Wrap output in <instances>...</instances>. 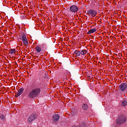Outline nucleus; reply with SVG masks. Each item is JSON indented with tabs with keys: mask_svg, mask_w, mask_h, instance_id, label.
Wrapping results in <instances>:
<instances>
[{
	"mask_svg": "<svg viewBox=\"0 0 127 127\" xmlns=\"http://www.w3.org/2000/svg\"><path fill=\"white\" fill-rule=\"evenodd\" d=\"M126 88H127V85L126 83H122L119 85V89L122 92H124Z\"/></svg>",
	"mask_w": 127,
	"mask_h": 127,
	"instance_id": "obj_5",
	"label": "nucleus"
},
{
	"mask_svg": "<svg viewBox=\"0 0 127 127\" xmlns=\"http://www.w3.org/2000/svg\"><path fill=\"white\" fill-rule=\"evenodd\" d=\"M35 49L38 54H41V52H42V48H41V47L38 46L36 47Z\"/></svg>",
	"mask_w": 127,
	"mask_h": 127,
	"instance_id": "obj_10",
	"label": "nucleus"
},
{
	"mask_svg": "<svg viewBox=\"0 0 127 127\" xmlns=\"http://www.w3.org/2000/svg\"><path fill=\"white\" fill-rule=\"evenodd\" d=\"M41 90L40 88H37L34 89H33L31 91L28 95V98L29 99H33V98H36L40 94Z\"/></svg>",
	"mask_w": 127,
	"mask_h": 127,
	"instance_id": "obj_1",
	"label": "nucleus"
},
{
	"mask_svg": "<svg viewBox=\"0 0 127 127\" xmlns=\"http://www.w3.org/2000/svg\"><path fill=\"white\" fill-rule=\"evenodd\" d=\"M94 32H96V28L90 30L88 32V34H91V33H94Z\"/></svg>",
	"mask_w": 127,
	"mask_h": 127,
	"instance_id": "obj_13",
	"label": "nucleus"
},
{
	"mask_svg": "<svg viewBox=\"0 0 127 127\" xmlns=\"http://www.w3.org/2000/svg\"><path fill=\"white\" fill-rule=\"evenodd\" d=\"M78 7L74 5H71L69 8V10H70L71 12H76V11H78Z\"/></svg>",
	"mask_w": 127,
	"mask_h": 127,
	"instance_id": "obj_8",
	"label": "nucleus"
},
{
	"mask_svg": "<svg viewBox=\"0 0 127 127\" xmlns=\"http://www.w3.org/2000/svg\"><path fill=\"white\" fill-rule=\"evenodd\" d=\"M0 119L3 121V120H5V117L4 116V115H2L0 116Z\"/></svg>",
	"mask_w": 127,
	"mask_h": 127,
	"instance_id": "obj_17",
	"label": "nucleus"
},
{
	"mask_svg": "<svg viewBox=\"0 0 127 127\" xmlns=\"http://www.w3.org/2000/svg\"><path fill=\"white\" fill-rule=\"evenodd\" d=\"M82 109L85 111H87L89 109V106H88V104H84L82 105Z\"/></svg>",
	"mask_w": 127,
	"mask_h": 127,
	"instance_id": "obj_11",
	"label": "nucleus"
},
{
	"mask_svg": "<svg viewBox=\"0 0 127 127\" xmlns=\"http://www.w3.org/2000/svg\"><path fill=\"white\" fill-rule=\"evenodd\" d=\"M127 121V117L125 116H119L117 120V124L118 125H122L124 123H126Z\"/></svg>",
	"mask_w": 127,
	"mask_h": 127,
	"instance_id": "obj_2",
	"label": "nucleus"
},
{
	"mask_svg": "<svg viewBox=\"0 0 127 127\" xmlns=\"http://www.w3.org/2000/svg\"><path fill=\"white\" fill-rule=\"evenodd\" d=\"M36 118H37V116L35 115L34 114L31 115L29 117V118L28 119V120H27L28 124H31V123H32L33 121L36 119Z\"/></svg>",
	"mask_w": 127,
	"mask_h": 127,
	"instance_id": "obj_4",
	"label": "nucleus"
},
{
	"mask_svg": "<svg viewBox=\"0 0 127 127\" xmlns=\"http://www.w3.org/2000/svg\"><path fill=\"white\" fill-rule=\"evenodd\" d=\"M122 105L123 106V107H126V106H127V101H123L122 103Z\"/></svg>",
	"mask_w": 127,
	"mask_h": 127,
	"instance_id": "obj_14",
	"label": "nucleus"
},
{
	"mask_svg": "<svg viewBox=\"0 0 127 127\" xmlns=\"http://www.w3.org/2000/svg\"><path fill=\"white\" fill-rule=\"evenodd\" d=\"M74 54H76V56H80L81 55V51L78 50L75 51Z\"/></svg>",
	"mask_w": 127,
	"mask_h": 127,
	"instance_id": "obj_12",
	"label": "nucleus"
},
{
	"mask_svg": "<svg viewBox=\"0 0 127 127\" xmlns=\"http://www.w3.org/2000/svg\"><path fill=\"white\" fill-rule=\"evenodd\" d=\"M10 54H13L15 53V49H13L10 50Z\"/></svg>",
	"mask_w": 127,
	"mask_h": 127,
	"instance_id": "obj_16",
	"label": "nucleus"
},
{
	"mask_svg": "<svg viewBox=\"0 0 127 127\" xmlns=\"http://www.w3.org/2000/svg\"><path fill=\"white\" fill-rule=\"evenodd\" d=\"M87 52V51H86L85 50H83L80 52V54L81 55H85V54H86Z\"/></svg>",
	"mask_w": 127,
	"mask_h": 127,
	"instance_id": "obj_15",
	"label": "nucleus"
},
{
	"mask_svg": "<svg viewBox=\"0 0 127 127\" xmlns=\"http://www.w3.org/2000/svg\"><path fill=\"white\" fill-rule=\"evenodd\" d=\"M18 48H20V47H18Z\"/></svg>",
	"mask_w": 127,
	"mask_h": 127,
	"instance_id": "obj_18",
	"label": "nucleus"
},
{
	"mask_svg": "<svg viewBox=\"0 0 127 127\" xmlns=\"http://www.w3.org/2000/svg\"><path fill=\"white\" fill-rule=\"evenodd\" d=\"M24 91V89H23V88H21L20 89H19V90L18 91L16 96V97H19V96H20V95H21V94H22L23 93V91Z\"/></svg>",
	"mask_w": 127,
	"mask_h": 127,
	"instance_id": "obj_9",
	"label": "nucleus"
},
{
	"mask_svg": "<svg viewBox=\"0 0 127 127\" xmlns=\"http://www.w3.org/2000/svg\"><path fill=\"white\" fill-rule=\"evenodd\" d=\"M60 119V116L58 114H55L52 116V120L54 123H56V122H58Z\"/></svg>",
	"mask_w": 127,
	"mask_h": 127,
	"instance_id": "obj_7",
	"label": "nucleus"
},
{
	"mask_svg": "<svg viewBox=\"0 0 127 127\" xmlns=\"http://www.w3.org/2000/svg\"><path fill=\"white\" fill-rule=\"evenodd\" d=\"M22 40L23 44L25 46H28V41H27V39L26 38V36L25 35H23L22 37Z\"/></svg>",
	"mask_w": 127,
	"mask_h": 127,
	"instance_id": "obj_6",
	"label": "nucleus"
},
{
	"mask_svg": "<svg viewBox=\"0 0 127 127\" xmlns=\"http://www.w3.org/2000/svg\"><path fill=\"white\" fill-rule=\"evenodd\" d=\"M87 13L88 15H91L92 17H94L97 15V11L94 9H90L87 10Z\"/></svg>",
	"mask_w": 127,
	"mask_h": 127,
	"instance_id": "obj_3",
	"label": "nucleus"
}]
</instances>
